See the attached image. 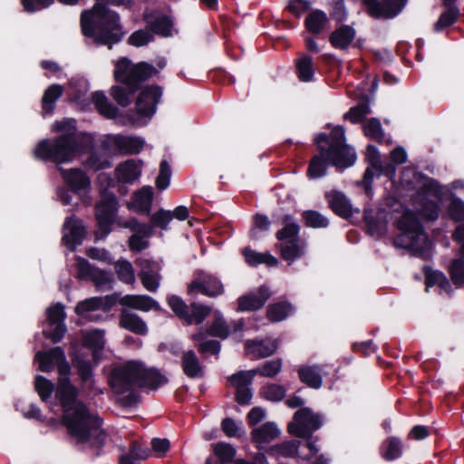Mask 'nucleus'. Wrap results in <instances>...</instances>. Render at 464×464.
Instances as JSON below:
<instances>
[{
    "label": "nucleus",
    "mask_w": 464,
    "mask_h": 464,
    "mask_svg": "<svg viewBox=\"0 0 464 464\" xmlns=\"http://www.w3.org/2000/svg\"><path fill=\"white\" fill-rule=\"evenodd\" d=\"M168 378L156 368H146L138 361H128L113 368L110 373L109 384L118 395L119 403L125 408L140 403V395L137 388L157 390L168 383Z\"/></svg>",
    "instance_id": "1"
},
{
    "label": "nucleus",
    "mask_w": 464,
    "mask_h": 464,
    "mask_svg": "<svg viewBox=\"0 0 464 464\" xmlns=\"http://www.w3.org/2000/svg\"><path fill=\"white\" fill-rule=\"evenodd\" d=\"M92 135L87 132L63 133L53 140L43 139L33 150V157L36 160L56 165L67 163L77 155L86 153L92 147Z\"/></svg>",
    "instance_id": "2"
},
{
    "label": "nucleus",
    "mask_w": 464,
    "mask_h": 464,
    "mask_svg": "<svg viewBox=\"0 0 464 464\" xmlns=\"http://www.w3.org/2000/svg\"><path fill=\"white\" fill-rule=\"evenodd\" d=\"M387 205L396 206L393 211H402L395 221V226L401 232L394 239L395 245L424 258L430 248V240L417 214L394 198H389Z\"/></svg>",
    "instance_id": "3"
},
{
    "label": "nucleus",
    "mask_w": 464,
    "mask_h": 464,
    "mask_svg": "<svg viewBox=\"0 0 464 464\" xmlns=\"http://www.w3.org/2000/svg\"><path fill=\"white\" fill-rule=\"evenodd\" d=\"M314 142L317 149H322L331 166L349 168L356 160V153L345 143V132L342 126L334 127L330 133L320 132Z\"/></svg>",
    "instance_id": "4"
},
{
    "label": "nucleus",
    "mask_w": 464,
    "mask_h": 464,
    "mask_svg": "<svg viewBox=\"0 0 464 464\" xmlns=\"http://www.w3.org/2000/svg\"><path fill=\"white\" fill-rule=\"evenodd\" d=\"M324 423L323 415L315 413L311 408H302L297 410L293 417V420L288 423V432L297 438L305 440V446L309 449L310 454L301 456L304 460H310L319 452L317 446V437L313 434L318 430Z\"/></svg>",
    "instance_id": "5"
},
{
    "label": "nucleus",
    "mask_w": 464,
    "mask_h": 464,
    "mask_svg": "<svg viewBox=\"0 0 464 464\" xmlns=\"http://www.w3.org/2000/svg\"><path fill=\"white\" fill-rule=\"evenodd\" d=\"M62 421L70 436L79 444L90 441L92 430H99L103 423V420L92 415L83 402H78L76 407L64 411Z\"/></svg>",
    "instance_id": "6"
},
{
    "label": "nucleus",
    "mask_w": 464,
    "mask_h": 464,
    "mask_svg": "<svg viewBox=\"0 0 464 464\" xmlns=\"http://www.w3.org/2000/svg\"><path fill=\"white\" fill-rule=\"evenodd\" d=\"M159 72L156 67L147 62L133 64L130 60L123 57L115 64L113 75L117 82L132 86V92H136L142 88L143 82Z\"/></svg>",
    "instance_id": "7"
},
{
    "label": "nucleus",
    "mask_w": 464,
    "mask_h": 464,
    "mask_svg": "<svg viewBox=\"0 0 464 464\" xmlns=\"http://www.w3.org/2000/svg\"><path fill=\"white\" fill-rule=\"evenodd\" d=\"M119 208V202L112 192L104 190L101 194V199L94 207V216L98 230L95 232V239H105L112 231Z\"/></svg>",
    "instance_id": "8"
},
{
    "label": "nucleus",
    "mask_w": 464,
    "mask_h": 464,
    "mask_svg": "<svg viewBox=\"0 0 464 464\" xmlns=\"http://www.w3.org/2000/svg\"><path fill=\"white\" fill-rule=\"evenodd\" d=\"M167 303L174 314L185 325L201 324L212 311L211 306L200 303L191 302L187 304L180 296L176 295H169Z\"/></svg>",
    "instance_id": "9"
},
{
    "label": "nucleus",
    "mask_w": 464,
    "mask_h": 464,
    "mask_svg": "<svg viewBox=\"0 0 464 464\" xmlns=\"http://www.w3.org/2000/svg\"><path fill=\"white\" fill-rule=\"evenodd\" d=\"M362 3L372 18L391 20L402 12L408 0H362Z\"/></svg>",
    "instance_id": "10"
},
{
    "label": "nucleus",
    "mask_w": 464,
    "mask_h": 464,
    "mask_svg": "<svg viewBox=\"0 0 464 464\" xmlns=\"http://www.w3.org/2000/svg\"><path fill=\"white\" fill-rule=\"evenodd\" d=\"M140 90L135 103L137 113L150 118L156 113L157 106L161 102L163 87L154 83L147 84Z\"/></svg>",
    "instance_id": "11"
},
{
    "label": "nucleus",
    "mask_w": 464,
    "mask_h": 464,
    "mask_svg": "<svg viewBox=\"0 0 464 464\" xmlns=\"http://www.w3.org/2000/svg\"><path fill=\"white\" fill-rule=\"evenodd\" d=\"M271 296V291L266 285L258 287L257 292L243 295L237 299V310L250 312L261 309Z\"/></svg>",
    "instance_id": "12"
},
{
    "label": "nucleus",
    "mask_w": 464,
    "mask_h": 464,
    "mask_svg": "<svg viewBox=\"0 0 464 464\" xmlns=\"http://www.w3.org/2000/svg\"><path fill=\"white\" fill-rule=\"evenodd\" d=\"M79 392L76 386L70 382H57L55 390V397L59 401L60 405L64 411H69L77 406Z\"/></svg>",
    "instance_id": "13"
},
{
    "label": "nucleus",
    "mask_w": 464,
    "mask_h": 464,
    "mask_svg": "<svg viewBox=\"0 0 464 464\" xmlns=\"http://www.w3.org/2000/svg\"><path fill=\"white\" fill-rule=\"evenodd\" d=\"M325 199L330 209L338 217L347 219L353 216V207L344 193L331 190L325 193Z\"/></svg>",
    "instance_id": "14"
},
{
    "label": "nucleus",
    "mask_w": 464,
    "mask_h": 464,
    "mask_svg": "<svg viewBox=\"0 0 464 464\" xmlns=\"http://www.w3.org/2000/svg\"><path fill=\"white\" fill-rule=\"evenodd\" d=\"M276 246L279 250L280 257L289 265L302 258L305 254V242L303 239L280 242Z\"/></svg>",
    "instance_id": "15"
},
{
    "label": "nucleus",
    "mask_w": 464,
    "mask_h": 464,
    "mask_svg": "<svg viewBox=\"0 0 464 464\" xmlns=\"http://www.w3.org/2000/svg\"><path fill=\"white\" fill-rule=\"evenodd\" d=\"M119 303L121 305L143 312L161 310L160 304L156 300L150 295H126L119 299Z\"/></svg>",
    "instance_id": "16"
},
{
    "label": "nucleus",
    "mask_w": 464,
    "mask_h": 464,
    "mask_svg": "<svg viewBox=\"0 0 464 464\" xmlns=\"http://www.w3.org/2000/svg\"><path fill=\"white\" fill-rule=\"evenodd\" d=\"M119 324L121 328L138 335H146L148 334V326L145 321L137 314L131 313L125 308L121 311Z\"/></svg>",
    "instance_id": "17"
},
{
    "label": "nucleus",
    "mask_w": 464,
    "mask_h": 464,
    "mask_svg": "<svg viewBox=\"0 0 464 464\" xmlns=\"http://www.w3.org/2000/svg\"><path fill=\"white\" fill-rule=\"evenodd\" d=\"M356 36L353 27L342 24L334 30L329 35V43L335 49L347 50Z\"/></svg>",
    "instance_id": "18"
},
{
    "label": "nucleus",
    "mask_w": 464,
    "mask_h": 464,
    "mask_svg": "<svg viewBox=\"0 0 464 464\" xmlns=\"http://www.w3.org/2000/svg\"><path fill=\"white\" fill-rule=\"evenodd\" d=\"M62 176L68 188L73 193L78 194L80 191L87 189L91 186L90 178L79 169L63 170Z\"/></svg>",
    "instance_id": "19"
},
{
    "label": "nucleus",
    "mask_w": 464,
    "mask_h": 464,
    "mask_svg": "<svg viewBox=\"0 0 464 464\" xmlns=\"http://www.w3.org/2000/svg\"><path fill=\"white\" fill-rule=\"evenodd\" d=\"M322 367L318 364L301 365L298 370L300 382L309 388L320 389L323 385Z\"/></svg>",
    "instance_id": "20"
},
{
    "label": "nucleus",
    "mask_w": 464,
    "mask_h": 464,
    "mask_svg": "<svg viewBox=\"0 0 464 464\" xmlns=\"http://www.w3.org/2000/svg\"><path fill=\"white\" fill-rule=\"evenodd\" d=\"M404 445L401 438L390 436L386 438L381 447L380 455L385 461H394L403 454Z\"/></svg>",
    "instance_id": "21"
},
{
    "label": "nucleus",
    "mask_w": 464,
    "mask_h": 464,
    "mask_svg": "<svg viewBox=\"0 0 464 464\" xmlns=\"http://www.w3.org/2000/svg\"><path fill=\"white\" fill-rule=\"evenodd\" d=\"M245 262L251 267H256L261 264H266L269 267L278 265V259L269 252L259 253L253 250L250 246H246L241 250Z\"/></svg>",
    "instance_id": "22"
},
{
    "label": "nucleus",
    "mask_w": 464,
    "mask_h": 464,
    "mask_svg": "<svg viewBox=\"0 0 464 464\" xmlns=\"http://www.w3.org/2000/svg\"><path fill=\"white\" fill-rule=\"evenodd\" d=\"M280 223L283 225V227L276 233V238L279 242L302 239L299 236L301 227L295 221L294 217L291 214H285L280 218Z\"/></svg>",
    "instance_id": "23"
},
{
    "label": "nucleus",
    "mask_w": 464,
    "mask_h": 464,
    "mask_svg": "<svg viewBox=\"0 0 464 464\" xmlns=\"http://www.w3.org/2000/svg\"><path fill=\"white\" fill-rule=\"evenodd\" d=\"M115 143L120 154L135 155L139 154L143 150L145 140L140 137L117 134Z\"/></svg>",
    "instance_id": "24"
},
{
    "label": "nucleus",
    "mask_w": 464,
    "mask_h": 464,
    "mask_svg": "<svg viewBox=\"0 0 464 464\" xmlns=\"http://www.w3.org/2000/svg\"><path fill=\"white\" fill-rule=\"evenodd\" d=\"M64 226L69 227L70 233L69 236H64L63 239L71 243L73 250L76 246L82 244L86 235L85 227L81 219L73 218H66Z\"/></svg>",
    "instance_id": "25"
},
{
    "label": "nucleus",
    "mask_w": 464,
    "mask_h": 464,
    "mask_svg": "<svg viewBox=\"0 0 464 464\" xmlns=\"http://www.w3.org/2000/svg\"><path fill=\"white\" fill-rule=\"evenodd\" d=\"M384 210L379 208L374 210L372 208H365L363 210V221L366 225L369 234L381 235L384 227L383 219Z\"/></svg>",
    "instance_id": "26"
},
{
    "label": "nucleus",
    "mask_w": 464,
    "mask_h": 464,
    "mask_svg": "<svg viewBox=\"0 0 464 464\" xmlns=\"http://www.w3.org/2000/svg\"><path fill=\"white\" fill-rule=\"evenodd\" d=\"M87 152H89V156L85 160V166L88 169H92L93 171H99L111 167V158H110L99 147L95 148L92 144V147L89 149Z\"/></svg>",
    "instance_id": "27"
},
{
    "label": "nucleus",
    "mask_w": 464,
    "mask_h": 464,
    "mask_svg": "<svg viewBox=\"0 0 464 464\" xmlns=\"http://www.w3.org/2000/svg\"><path fill=\"white\" fill-rule=\"evenodd\" d=\"M423 274L425 277L424 283L427 290L430 287H433L434 285H438L441 290L445 292L449 293L451 291V285L443 272L440 270H433L430 266H424Z\"/></svg>",
    "instance_id": "28"
},
{
    "label": "nucleus",
    "mask_w": 464,
    "mask_h": 464,
    "mask_svg": "<svg viewBox=\"0 0 464 464\" xmlns=\"http://www.w3.org/2000/svg\"><path fill=\"white\" fill-rule=\"evenodd\" d=\"M181 367L183 372L188 378H202L204 376L203 366L200 364L196 353L192 350L183 353L181 358Z\"/></svg>",
    "instance_id": "29"
},
{
    "label": "nucleus",
    "mask_w": 464,
    "mask_h": 464,
    "mask_svg": "<svg viewBox=\"0 0 464 464\" xmlns=\"http://www.w3.org/2000/svg\"><path fill=\"white\" fill-rule=\"evenodd\" d=\"M61 353H63V348L61 346L53 347L46 352H38L35 358L39 362V371L43 372H52L54 369L58 359H61L62 357Z\"/></svg>",
    "instance_id": "30"
},
{
    "label": "nucleus",
    "mask_w": 464,
    "mask_h": 464,
    "mask_svg": "<svg viewBox=\"0 0 464 464\" xmlns=\"http://www.w3.org/2000/svg\"><path fill=\"white\" fill-rule=\"evenodd\" d=\"M153 195V188L150 186H144L134 193L133 201L139 214H150Z\"/></svg>",
    "instance_id": "31"
},
{
    "label": "nucleus",
    "mask_w": 464,
    "mask_h": 464,
    "mask_svg": "<svg viewBox=\"0 0 464 464\" xmlns=\"http://www.w3.org/2000/svg\"><path fill=\"white\" fill-rule=\"evenodd\" d=\"M116 176L123 183H132L141 173L140 166L135 160H128L116 168Z\"/></svg>",
    "instance_id": "32"
},
{
    "label": "nucleus",
    "mask_w": 464,
    "mask_h": 464,
    "mask_svg": "<svg viewBox=\"0 0 464 464\" xmlns=\"http://www.w3.org/2000/svg\"><path fill=\"white\" fill-rule=\"evenodd\" d=\"M280 434V430L274 422H266L251 431L252 441L255 443H269Z\"/></svg>",
    "instance_id": "33"
},
{
    "label": "nucleus",
    "mask_w": 464,
    "mask_h": 464,
    "mask_svg": "<svg viewBox=\"0 0 464 464\" xmlns=\"http://www.w3.org/2000/svg\"><path fill=\"white\" fill-rule=\"evenodd\" d=\"M328 23V17L324 11L315 9L311 11L304 19L305 29L312 34H320Z\"/></svg>",
    "instance_id": "34"
},
{
    "label": "nucleus",
    "mask_w": 464,
    "mask_h": 464,
    "mask_svg": "<svg viewBox=\"0 0 464 464\" xmlns=\"http://www.w3.org/2000/svg\"><path fill=\"white\" fill-rule=\"evenodd\" d=\"M246 347L257 358H266L275 353L277 349L276 340H247Z\"/></svg>",
    "instance_id": "35"
},
{
    "label": "nucleus",
    "mask_w": 464,
    "mask_h": 464,
    "mask_svg": "<svg viewBox=\"0 0 464 464\" xmlns=\"http://www.w3.org/2000/svg\"><path fill=\"white\" fill-rule=\"evenodd\" d=\"M72 365L77 370V374L82 384L94 383V365L82 355H75L72 360Z\"/></svg>",
    "instance_id": "36"
},
{
    "label": "nucleus",
    "mask_w": 464,
    "mask_h": 464,
    "mask_svg": "<svg viewBox=\"0 0 464 464\" xmlns=\"http://www.w3.org/2000/svg\"><path fill=\"white\" fill-rule=\"evenodd\" d=\"M136 265L141 267L139 272V277L142 285L150 292H155L159 287V282L155 276L150 271L152 269V262L149 259L139 258L136 260Z\"/></svg>",
    "instance_id": "37"
},
{
    "label": "nucleus",
    "mask_w": 464,
    "mask_h": 464,
    "mask_svg": "<svg viewBox=\"0 0 464 464\" xmlns=\"http://www.w3.org/2000/svg\"><path fill=\"white\" fill-rule=\"evenodd\" d=\"M92 102L96 110L107 119H115L118 116L119 109L109 102L108 98L102 91L92 93Z\"/></svg>",
    "instance_id": "38"
},
{
    "label": "nucleus",
    "mask_w": 464,
    "mask_h": 464,
    "mask_svg": "<svg viewBox=\"0 0 464 464\" xmlns=\"http://www.w3.org/2000/svg\"><path fill=\"white\" fill-rule=\"evenodd\" d=\"M294 312V306L288 301H280L270 304L266 309V318L271 323L285 320Z\"/></svg>",
    "instance_id": "39"
},
{
    "label": "nucleus",
    "mask_w": 464,
    "mask_h": 464,
    "mask_svg": "<svg viewBox=\"0 0 464 464\" xmlns=\"http://www.w3.org/2000/svg\"><path fill=\"white\" fill-rule=\"evenodd\" d=\"M62 85L53 83L47 87L42 97V110L44 115L51 114L55 108L56 101L63 95Z\"/></svg>",
    "instance_id": "40"
},
{
    "label": "nucleus",
    "mask_w": 464,
    "mask_h": 464,
    "mask_svg": "<svg viewBox=\"0 0 464 464\" xmlns=\"http://www.w3.org/2000/svg\"><path fill=\"white\" fill-rule=\"evenodd\" d=\"M100 304H101V297L100 296L90 297L83 301H80L76 304V306L74 308V312L77 315H79L81 317L87 318L91 321H99V320L102 319V314L95 315L92 317V315H88L87 314L90 312H94V311L100 310Z\"/></svg>",
    "instance_id": "41"
},
{
    "label": "nucleus",
    "mask_w": 464,
    "mask_h": 464,
    "mask_svg": "<svg viewBox=\"0 0 464 464\" xmlns=\"http://www.w3.org/2000/svg\"><path fill=\"white\" fill-rule=\"evenodd\" d=\"M319 154L314 155L308 165L307 175L311 179L322 178L326 174L327 166L330 165L326 155L322 149H317Z\"/></svg>",
    "instance_id": "42"
},
{
    "label": "nucleus",
    "mask_w": 464,
    "mask_h": 464,
    "mask_svg": "<svg viewBox=\"0 0 464 464\" xmlns=\"http://www.w3.org/2000/svg\"><path fill=\"white\" fill-rule=\"evenodd\" d=\"M446 11L440 14L439 19L433 25V30L437 33L453 25L459 17V9L456 5H443Z\"/></svg>",
    "instance_id": "43"
},
{
    "label": "nucleus",
    "mask_w": 464,
    "mask_h": 464,
    "mask_svg": "<svg viewBox=\"0 0 464 464\" xmlns=\"http://www.w3.org/2000/svg\"><path fill=\"white\" fill-rule=\"evenodd\" d=\"M296 75L301 82H309L314 80V68L313 58L303 54L295 60Z\"/></svg>",
    "instance_id": "44"
},
{
    "label": "nucleus",
    "mask_w": 464,
    "mask_h": 464,
    "mask_svg": "<svg viewBox=\"0 0 464 464\" xmlns=\"http://www.w3.org/2000/svg\"><path fill=\"white\" fill-rule=\"evenodd\" d=\"M302 222L306 227L319 229L330 225L329 219L317 210L307 209L301 213Z\"/></svg>",
    "instance_id": "45"
},
{
    "label": "nucleus",
    "mask_w": 464,
    "mask_h": 464,
    "mask_svg": "<svg viewBox=\"0 0 464 464\" xmlns=\"http://www.w3.org/2000/svg\"><path fill=\"white\" fill-rule=\"evenodd\" d=\"M148 29L151 34H158L163 37L171 35L173 22L169 15L161 14L156 17L153 21L148 22Z\"/></svg>",
    "instance_id": "46"
},
{
    "label": "nucleus",
    "mask_w": 464,
    "mask_h": 464,
    "mask_svg": "<svg viewBox=\"0 0 464 464\" xmlns=\"http://www.w3.org/2000/svg\"><path fill=\"white\" fill-rule=\"evenodd\" d=\"M300 445L301 442L296 440L283 441L282 443L272 446L269 450V454L272 455L276 452L285 458H301L299 455Z\"/></svg>",
    "instance_id": "47"
},
{
    "label": "nucleus",
    "mask_w": 464,
    "mask_h": 464,
    "mask_svg": "<svg viewBox=\"0 0 464 464\" xmlns=\"http://www.w3.org/2000/svg\"><path fill=\"white\" fill-rule=\"evenodd\" d=\"M133 87L130 85H113L111 88V95L114 101L121 107H127L131 103V99L135 92H132Z\"/></svg>",
    "instance_id": "48"
},
{
    "label": "nucleus",
    "mask_w": 464,
    "mask_h": 464,
    "mask_svg": "<svg viewBox=\"0 0 464 464\" xmlns=\"http://www.w3.org/2000/svg\"><path fill=\"white\" fill-rule=\"evenodd\" d=\"M215 319L207 329V334L210 336L226 339L229 334V328L220 312H216Z\"/></svg>",
    "instance_id": "49"
},
{
    "label": "nucleus",
    "mask_w": 464,
    "mask_h": 464,
    "mask_svg": "<svg viewBox=\"0 0 464 464\" xmlns=\"http://www.w3.org/2000/svg\"><path fill=\"white\" fill-rule=\"evenodd\" d=\"M115 272L118 279L124 284L135 282V273L132 265L128 260H119L115 263Z\"/></svg>",
    "instance_id": "50"
},
{
    "label": "nucleus",
    "mask_w": 464,
    "mask_h": 464,
    "mask_svg": "<svg viewBox=\"0 0 464 464\" xmlns=\"http://www.w3.org/2000/svg\"><path fill=\"white\" fill-rule=\"evenodd\" d=\"M257 373L256 370L239 371L228 377L230 384L237 388L250 386Z\"/></svg>",
    "instance_id": "51"
},
{
    "label": "nucleus",
    "mask_w": 464,
    "mask_h": 464,
    "mask_svg": "<svg viewBox=\"0 0 464 464\" xmlns=\"http://www.w3.org/2000/svg\"><path fill=\"white\" fill-rule=\"evenodd\" d=\"M213 451L222 464H229L233 462L236 456L235 448L227 442H218L214 445Z\"/></svg>",
    "instance_id": "52"
},
{
    "label": "nucleus",
    "mask_w": 464,
    "mask_h": 464,
    "mask_svg": "<svg viewBox=\"0 0 464 464\" xmlns=\"http://www.w3.org/2000/svg\"><path fill=\"white\" fill-rule=\"evenodd\" d=\"M83 344L90 350H103L105 344L104 332L96 329L87 333L83 337Z\"/></svg>",
    "instance_id": "53"
},
{
    "label": "nucleus",
    "mask_w": 464,
    "mask_h": 464,
    "mask_svg": "<svg viewBox=\"0 0 464 464\" xmlns=\"http://www.w3.org/2000/svg\"><path fill=\"white\" fill-rule=\"evenodd\" d=\"M34 388L41 400L47 401L54 391V384L44 376L37 375L34 379Z\"/></svg>",
    "instance_id": "54"
},
{
    "label": "nucleus",
    "mask_w": 464,
    "mask_h": 464,
    "mask_svg": "<svg viewBox=\"0 0 464 464\" xmlns=\"http://www.w3.org/2000/svg\"><path fill=\"white\" fill-rule=\"evenodd\" d=\"M449 273L452 283L457 287L464 286V259H453L450 263Z\"/></svg>",
    "instance_id": "55"
},
{
    "label": "nucleus",
    "mask_w": 464,
    "mask_h": 464,
    "mask_svg": "<svg viewBox=\"0 0 464 464\" xmlns=\"http://www.w3.org/2000/svg\"><path fill=\"white\" fill-rule=\"evenodd\" d=\"M365 136L377 141L382 142L384 139V132L379 119L372 118L363 129Z\"/></svg>",
    "instance_id": "56"
},
{
    "label": "nucleus",
    "mask_w": 464,
    "mask_h": 464,
    "mask_svg": "<svg viewBox=\"0 0 464 464\" xmlns=\"http://www.w3.org/2000/svg\"><path fill=\"white\" fill-rule=\"evenodd\" d=\"M47 320L50 325L64 324L66 314L62 303L52 304L46 311Z\"/></svg>",
    "instance_id": "57"
},
{
    "label": "nucleus",
    "mask_w": 464,
    "mask_h": 464,
    "mask_svg": "<svg viewBox=\"0 0 464 464\" xmlns=\"http://www.w3.org/2000/svg\"><path fill=\"white\" fill-rule=\"evenodd\" d=\"M172 219L173 215H171L170 210H165L163 208H160V210L151 215L150 223L152 227L167 230L169 228V224Z\"/></svg>",
    "instance_id": "58"
},
{
    "label": "nucleus",
    "mask_w": 464,
    "mask_h": 464,
    "mask_svg": "<svg viewBox=\"0 0 464 464\" xmlns=\"http://www.w3.org/2000/svg\"><path fill=\"white\" fill-rule=\"evenodd\" d=\"M263 396L271 401H280L285 396V389L280 384L272 383L261 390Z\"/></svg>",
    "instance_id": "59"
},
{
    "label": "nucleus",
    "mask_w": 464,
    "mask_h": 464,
    "mask_svg": "<svg viewBox=\"0 0 464 464\" xmlns=\"http://www.w3.org/2000/svg\"><path fill=\"white\" fill-rule=\"evenodd\" d=\"M207 289V296L217 297L224 293V286L221 281L213 275L204 276Z\"/></svg>",
    "instance_id": "60"
},
{
    "label": "nucleus",
    "mask_w": 464,
    "mask_h": 464,
    "mask_svg": "<svg viewBox=\"0 0 464 464\" xmlns=\"http://www.w3.org/2000/svg\"><path fill=\"white\" fill-rule=\"evenodd\" d=\"M154 40L153 34L149 31L140 29L135 32H133L129 39L128 44L136 46V47H141L146 44H148L150 42Z\"/></svg>",
    "instance_id": "61"
},
{
    "label": "nucleus",
    "mask_w": 464,
    "mask_h": 464,
    "mask_svg": "<svg viewBox=\"0 0 464 464\" xmlns=\"http://www.w3.org/2000/svg\"><path fill=\"white\" fill-rule=\"evenodd\" d=\"M271 221L268 219L267 216L256 213L253 216V226L249 232V237L252 239H256V230L260 231H268L270 228Z\"/></svg>",
    "instance_id": "62"
},
{
    "label": "nucleus",
    "mask_w": 464,
    "mask_h": 464,
    "mask_svg": "<svg viewBox=\"0 0 464 464\" xmlns=\"http://www.w3.org/2000/svg\"><path fill=\"white\" fill-rule=\"evenodd\" d=\"M448 213L453 221H464V201L459 198L454 197L449 205Z\"/></svg>",
    "instance_id": "63"
},
{
    "label": "nucleus",
    "mask_w": 464,
    "mask_h": 464,
    "mask_svg": "<svg viewBox=\"0 0 464 464\" xmlns=\"http://www.w3.org/2000/svg\"><path fill=\"white\" fill-rule=\"evenodd\" d=\"M282 368V362L280 359L266 361L261 367L256 368L257 373L262 376L273 378L277 375Z\"/></svg>",
    "instance_id": "64"
}]
</instances>
